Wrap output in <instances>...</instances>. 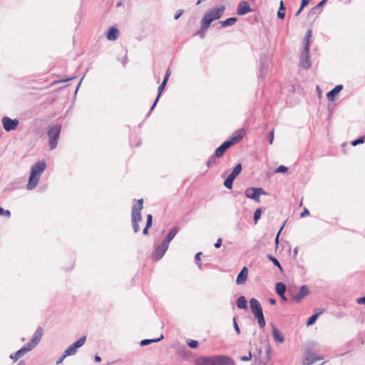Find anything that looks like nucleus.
I'll use <instances>...</instances> for the list:
<instances>
[{"mask_svg": "<svg viewBox=\"0 0 365 365\" xmlns=\"http://www.w3.org/2000/svg\"><path fill=\"white\" fill-rule=\"evenodd\" d=\"M46 167V164L44 160H39L31 166L29 182L26 185L27 190H31L37 186L40 176L45 170Z\"/></svg>", "mask_w": 365, "mask_h": 365, "instance_id": "1", "label": "nucleus"}, {"mask_svg": "<svg viewBox=\"0 0 365 365\" xmlns=\"http://www.w3.org/2000/svg\"><path fill=\"white\" fill-rule=\"evenodd\" d=\"M225 10V6L222 5L219 8L206 11L200 21L202 29H208L213 21L220 19Z\"/></svg>", "mask_w": 365, "mask_h": 365, "instance_id": "2", "label": "nucleus"}, {"mask_svg": "<svg viewBox=\"0 0 365 365\" xmlns=\"http://www.w3.org/2000/svg\"><path fill=\"white\" fill-rule=\"evenodd\" d=\"M143 199L141 198L138 200L137 203L133 205L132 207L131 222L133 230L135 233L140 230L138 222L142 220L141 210L143 207Z\"/></svg>", "mask_w": 365, "mask_h": 365, "instance_id": "3", "label": "nucleus"}, {"mask_svg": "<svg viewBox=\"0 0 365 365\" xmlns=\"http://www.w3.org/2000/svg\"><path fill=\"white\" fill-rule=\"evenodd\" d=\"M250 306L252 314L257 319L259 327L260 328H264L266 325V322L263 314L262 307L259 302L255 298H252L250 300Z\"/></svg>", "mask_w": 365, "mask_h": 365, "instance_id": "4", "label": "nucleus"}, {"mask_svg": "<svg viewBox=\"0 0 365 365\" xmlns=\"http://www.w3.org/2000/svg\"><path fill=\"white\" fill-rule=\"evenodd\" d=\"M61 130V125L59 124H56L49 127L47 134L49 138V147L51 150H54L56 148Z\"/></svg>", "mask_w": 365, "mask_h": 365, "instance_id": "5", "label": "nucleus"}, {"mask_svg": "<svg viewBox=\"0 0 365 365\" xmlns=\"http://www.w3.org/2000/svg\"><path fill=\"white\" fill-rule=\"evenodd\" d=\"M267 195V192L262 187H247L245 191V195L257 202H260L259 196Z\"/></svg>", "mask_w": 365, "mask_h": 365, "instance_id": "6", "label": "nucleus"}, {"mask_svg": "<svg viewBox=\"0 0 365 365\" xmlns=\"http://www.w3.org/2000/svg\"><path fill=\"white\" fill-rule=\"evenodd\" d=\"M169 245L161 242L160 245H155L154 250L152 252V259L158 261L164 256L168 249Z\"/></svg>", "mask_w": 365, "mask_h": 365, "instance_id": "7", "label": "nucleus"}, {"mask_svg": "<svg viewBox=\"0 0 365 365\" xmlns=\"http://www.w3.org/2000/svg\"><path fill=\"white\" fill-rule=\"evenodd\" d=\"M1 123L4 130L6 132H10L16 129L19 124L18 119H11L8 116H4L1 119Z\"/></svg>", "mask_w": 365, "mask_h": 365, "instance_id": "8", "label": "nucleus"}, {"mask_svg": "<svg viewBox=\"0 0 365 365\" xmlns=\"http://www.w3.org/2000/svg\"><path fill=\"white\" fill-rule=\"evenodd\" d=\"M170 76V70L168 69V70H167V71H166V73H165V76H164V78H163V82L161 83V84H160V85L159 86V87H158V96H157V97H156V98H155V101H154V103H153V106H151V108H150V111H149V112H148V115L150 114L151 111H152V110L155 108V107L156 106V105H157V103H158V101H159V99H160V96H161V94H162V93H163V90H164V88H165V86H166L167 83H168V78H169Z\"/></svg>", "mask_w": 365, "mask_h": 365, "instance_id": "9", "label": "nucleus"}, {"mask_svg": "<svg viewBox=\"0 0 365 365\" xmlns=\"http://www.w3.org/2000/svg\"><path fill=\"white\" fill-rule=\"evenodd\" d=\"M268 59L266 54H262L259 57V77L264 79L268 72Z\"/></svg>", "mask_w": 365, "mask_h": 365, "instance_id": "10", "label": "nucleus"}, {"mask_svg": "<svg viewBox=\"0 0 365 365\" xmlns=\"http://www.w3.org/2000/svg\"><path fill=\"white\" fill-rule=\"evenodd\" d=\"M43 328L39 327L35 331L33 337L31 341L27 343V344L33 349L35 346H36L40 342L42 336H43Z\"/></svg>", "mask_w": 365, "mask_h": 365, "instance_id": "11", "label": "nucleus"}, {"mask_svg": "<svg viewBox=\"0 0 365 365\" xmlns=\"http://www.w3.org/2000/svg\"><path fill=\"white\" fill-rule=\"evenodd\" d=\"M215 365H235V361L230 356L225 355L215 356Z\"/></svg>", "mask_w": 365, "mask_h": 365, "instance_id": "12", "label": "nucleus"}, {"mask_svg": "<svg viewBox=\"0 0 365 365\" xmlns=\"http://www.w3.org/2000/svg\"><path fill=\"white\" fill-rule=\"evenodd\" d=\"M215 356H199L195 360V365H215Z\"/></svg>", "mask_w": 365, "mask_h": 365, "instance_id": "13", "label": "nucleus"}, {"mask_svg": "<svg viewBox=\"0 0 365 365\" xmlns=\"http://www.w3.org/2000/svg\"><path fill=\"white\" fill-rule=\"evenodd\" d=\"M309 50L305 51V47L301 54L300 65L305 69H308L311 66V61L309 60Z\"/></svg>", "mask_w": 365, "mask_h": 365, "instance_id": "14", "label": "nucleus"}, {"mask_svg": "<svg viewBox=\"0 0 365 365\" xmlns=\"http://www.w3.org/2000/svg\"><path fill=\"white\" fill-rule=\"evenodd\" d=\"M31 348L26 344L24 345L20 349H19L16 352L11 354L10 355V358L14 361H17L21 356H23L27 352L31 351Z\"/></svg>", "mask_w": 365, "mask_h": 365, "instance_id": "15", "label": "nucleus"}, {"mask_svg": "<svg viewBox=\"0 0 365 365\" xmlns=\"http://www.w3.org/2000/svg\"><path fill=\"white\" fill-rule=\"evenodd\" d=\"M309 293V289L307 285H302L300 287L298 293L292 297V300H294L296 302H299L302 301V299L304 297L308 295Z\"/></svg>", "mask_w": 365, "mask_h": 365, "instance_id": "16", "label": "nucleus"}, {"mask_svg": "<svg viewBox=\"0 0 365 365\" xmlns=\"http://www.w3.org/2000/svg\"><path fill=\"white\" fill-rule=\"evenodd\" d=\"M252 11L249 3L246 1H241L237 6V14L240 16L245 15Z\"/></svg>", "mask_w": 365, "mask_h": 365, "instance_id": "17", "label": "nucleus"}, {"mask_svg": "<svg viewBox=\"0 0 365 365\" xmlns=\"http://www.w3.org/2000/svg\"><path fill=\"white\" fill-rule=\"evenodd\" d=\"M343 85H336L334 88L327 93V98L329 101H334L336 96L342 91Z\"/></svg>", "mask_w": 365, "mask_h": 365, "instance_id": "18", "label": "nucleus"}, {"mask_svg": "<svg viewBox=\"0 0 365 365\" xmlns=\"http://www.w3.org/2000/svg\"><path fill=\"white\" fill-rule=\"evenodd\" d=\"M247 276L248 269L247 267H244L237 274L236 284L238 285L243 284L246 282Z\"/></svg>", "mask_w": 365, "mask_h": 365, "instance_id": "19", "label": "nucleus"}, {"mask_svg": "<svg viewBox=\"0 0 365 365\" xmlns=\"http://www.w3.org/2000/svg\"><path fill=\"white\" fill-rule=\"evenodd\" d=\"M180 230V227L178 226L173 227L168 233L166 237L162 241L164 243L169 245L170 242L174 239L175 235L178 234V232Z\"/></svg>", "mask_w": 365, "mask_h": 365, "instance_id": "20", "label": "nucleus"}, {"mask_svg": "<svg viewBox=\"0 0 365 365\" xmlns=\"http://www.w3.org/2000/svg\"><path fill=\"white\" fill-rule=\"evenodd\" d=\"M118 29L114 26H111L108 29L106 33V38L109 41H115L118 37Z\"/></svg>", "mask_w": 365, "mask_h": 365, "instance_id": "21", "label": "nucleus"}, {"mask_svg": "<svg viewBox=\"0 0 365 365\" xmlns=\"http://www.w3.org/2000/svg\"><path fill=\"white\" fill-rule=\"evenodd\" d=\"M272 336L274 341L277 343H283L284 341V337L282 334L281 331L272 324Z\"/></svg>", "mask_w": 365, "mask_h": 365, "instance_id": "22", "label": "nucleus"}, {"mask_svg": "<svg viewBox=\"0 0 365 365\" xmlns=\"http://www.w3.org/2000/svg\"><path fill=\"white\" fill-rule=\"evenodd\" d=\"M242 133H243V130H235L232 133V135L230 138V140H231V142H233V145L237 143L242 139V138H243Z\"/></svg>", "mask_w": 365, "mask_h": 365, "instance_id": "23", "label": "nucleus"}, {"mask_svg": "<svg viewBox=\"0 0 365 365\" xmlns=\"http://www.w3.org/2000/svg\"><path fill=\"white\" fill-rule=\"evenodd\" d=\"M236 304L238 309H247V302L245 296H240L237 298L236 301Z\"/></svg>", "mask_w": 365, "mask_h": 365, "instance_id": "24", "label": "nucleus"}, {"mask_svg": "<svg viewBox=\"0 0 365 365\" xmlns=\"http://www.w3.org/2000/svg\"><path fill=\"white\" fill-rule=\"evenodd\" d=\"M312 30L308 29L306 32V35L304 39V47H305V51H307L309 50L310 47V38L312 37Z\"/></svg>", "mask_w": 365, "mask_h": 365, "instance_id": "25", "label": "nucleus"}, {"mask_svg": "<svg viewBox=\"0 0 365 365\" xmlns=\"http://www.w3.org/2000/svg\"><path fill=\"white\" fill-rule=\"evenodd\" d=\"M275 292L279 296L284 294L286 292V285L283 282L276 283Z\"/></svg>", "mask_w": 365, "mask_h": 365, "instance_id": "26", "label": "nucleus"}, {"mask_svg": "<svg viewBox=\"0 0 365 365\" xmlns=\"http://www.w3.org/2000/svg\"><path fill=\"white\" fill-rule=\"evenodd\" d=\"M237 21L236 17H230L224 21H220V23L222 27H228L234 25Z\"/></svg>", "mask_w": 365, "mask_h": 365, "instance_id": "27", "label": "nucleus"}, {"mask_svg": "<svg viewBox=\"0 0 365 365\" xmlns=\"http://www.w3.org/2000/svg\"><path fill=\"white\" fill-rule=\"evenodd\" d=\"M242 169V167L241 163L237 164L235 167L233 168L231 173L229 175V176L235 180L237 177V175L241 173Z\"/></svg>", "mask_w": 365, "mask_h": 365, "instance_id": "28", "label": "nucleus"}, {"mask_svg": "<svg viewBox=\"0 0 365 365\" xmlns=\"http://www.w3.org/2000/svg\"><path fill=\"white\" fill-rule=\"evenodd\" d=\"M163 338V335L161 334L160 335V337L159 338H157V339H143L140 341V346H147V345H149L151 343H155V342H158L160 341Z\"/></svg>", "mask_w": 365, "mask_h": 365, "instance_id": "29", "label": "nucleus"}, {"mask_svg": "<svg viewBox=\"0 0 365 365\" xmlns=\"http://www.w3.org/2000/svg\"><path fill=\"white\" fill-rule=\"evenodd\" d=\"M323 312H324V309H322L320 312L315 313V314H312L308 319V320L307 322V325L309 327V326L314 324L315 323V322L317 321V319H318V317L320 316V314H322Z\"/></svg>", "mask_w": 365, "mask_h": 365, "instance_id": "30", "label": "nucleus"}, {"mask_svg": "<svg viewBox=\"0 0 365 365\" xmlns=\"http://www.w3.org/2000/svg\"><path fill=\"white\" fill-rule=\"evenodd\" d=\"M266 358L264 361H259V364L266 365L270 360L271 346L269 344L266 345Z\"/></svg>", "mask_w": 365, "mask_h": 365, "instance_id": "31", "label": "nucleus"}, {"mask_svg": "<svg viewBox=\"0 0 365 365\" xmlns=\"http://www.w3.org/2000/svg\"><path fill=\"white\" fill-rule=\"evenodd\" d=\"M86 341V336H81L79 339L72 344L73 348L78 350V348L81 347Z\"/></svg>", "mask_w": 365, "mask_h": 365, "instance_id": "32", "label": "nucleus"}, {"mask_svg": "<svg viewBox=\"0 0 365 365\" xmlns=\"http://www.w3.org/2000/svg\"><path fill=\"white\" fill-rule=\"evenodd\" d=\"M284 10H285V7L284 6L283 1H281L280 6H279V10L277 11V17L279 19H283L284 18V16H285Z\"/></svg>", "mask_w": 365, "mask_h": 365, "instance_id": "33", "label": "nucleus"}, {"mask_svg": "<svg viewBox=\"0 0 365 365\" xmlns=\"http://www.w3.org/2000/svg\"><path fill=\"white\" fill-rule=\"evenodd\" d=\"M267 258L272 262V263L274 264V266L277 267L279 268V269L282 272L283 271V269L279 263V262L278 261V259L273 257L272 255H267Z\"/></svg>", "mask_w": 365, "mask_h": 365, "instance_id": "34", "label": "nucleus"}, {"mask_svg": "<svg viewBox=\"0 0 365 365\" xmlns=\"http://www.w3.org/2000/svg\"><path fill=\"white\" fill-rule=\"evenodd\" d=\"M63 352L65 353V356H73L76 354V353L77 352V349L73 348V346L71 344Z\"/></svg>", "mask_w": 365, "mask_h": 365, "instance_id": "35", "label": "nucleus"}, {"mask_svg": "<svg viewBox=\"0 0 365 365\" xmlns=\"http://www.w3.org/2000/svg\"><path fill=\"white\" fill-rule=\"evenodd\" d=\"M234 180H235L233 178L228 175L224 181V186L227 189H232Z\"/></svg>", "mask_w": 365, "mask_h": 365, "instance_id": "36", "label": "nucleus"}, {"mask_svg": "<svg viewBox=\"0 0 365 365\" xmlns=\"http://www.w3.org/2000/svg\"><path fill=\"white\" fill-rule=\"evenodd\" d=\"M226 150L220 145L215 151V157L220 158L225 153Z\"/></svg>", "mask_w": 365, "mask_h": 365, "instance_id": "37", "label": "nucleus"}, {"mask_svg": "<svg viewBox=\"0 0 365 365\" xmlns=\"http://www.w3.org/2000/svg\"><path fill=\"white\" fill-rule=\"evenodd\" d=\"M262 208H257L255 212H254V215H253V218H254V222H255V224H257L258 220H259L260 217H261V215H262Z\"/></svg>", "mask_w": 365, "mask_h": 365, "instance_id": "38", "label": "nucleus"}, {"mask_svg": "<svg viewBox=\"0 0 365 365\" xmlns=\"http://www.w3.org/2000/svg\"><path fill=\"white\" fill-rule=\"evenodd\" d=\"M365 141V135H361L357 139L352 140L351 145L352 146H356L359 144L363 143Z\"/></svg>", "mask_w": 365, "mask_h": 365, "instance_id": "39", "label": "nucleus"}, {"mask_svg": "<svg viewBox=\"0 0 365 365\" xmlns=\"http://www.w3.org/2000/svg\"><path fill=\"white\" fill-rule=\"evenodd\" d=\"M187 344L190 348L196 349L198 347L199 343L196 340L189 339L187 341Z\"/></svg>", "mask_w": 365, "mask_h": 365, "instance_id": "40", "label": "nucleus"}, {"mask_svg": "<svg viewBox=\"0 0 365 365\" xmlns=\"http://www.w3.org/2000/svg\"><path fill=\"white\" fill-rule=\"evenodd\" d=\"M256 351H257V354H254L255 361L256 362H258V364H259V361H262L261 359H260L261 358V354H262V349L260 347L259 348H257Z\"/></svg>", "mask_w": 365, "mask_h": 365, "instance_id": "41", "label": "nucleus"}, {"mask_svg": "<svg viewBox=\"0 0 365 365\" xmlns=\"http://www.w3.org/2000/svg\"><path fill=\"white\" fill-rule=\"evenodd\" d=\"M208 29H202V24H201V28L200 30H198L196 33H195L194 35L195 36H200V38L203 39L205 36V31L207 30Z\"/></svg>", "mask_w": 365, "mask_h": 365, "instance_id": "42", "label": "nucleus"}, {"mask_svg": "<svg viewBox=\"0 0 365 365\" xmlns=\"http://www.w3.org/2000/svg\"><path fill=\"white\" fill-rule=\"evenodd\" d=\"M221 145L225 148L226 150L230 148L232 145H233V142H231L230 138L225 142H223Z\"/></svg>", "mask_w": 365, "mask_h": 365, "instance_id": "43", "label": "nucleus"}, {"mask_svg": "<svg viewBox=\"0 0 365 365\" xmlns=\"http://www.w3.org/2000/svg\"><path fill=\"white\" fill-rule=\"evenodd\" d=\"M288 170V168L284 166V165H280L279 166L276 170H275V173H287Z\"/></svg>", "mask_w": 365, "mask_h": 365, "instance_id": "44", "label": "nucleus"}, {"mask_svg": "<svg viewBox=\"0 0 365 365\" xmlns=\"http://www.w3.org/2000/svg\"><path fill=\"white\" fill-rule=\"evenodd\" d=\"M217 157H215V154H213L210 158V159L207 160V166L208 168H210L216 161V158Z\"/></svg>", "mask_w": 365, "mask_h": 365, "instance_id": "45", "label": "nucleus"}, {"mask_svg": "<svg viewBox=\"0 0 365 365\" xmlns=\"http://www.w3.org/2000/svg\"><path fill=\"white\" fill-rule=\"evenodd\" d=\"M153 224V216L150 214H148L147 215V221H146V226L147 227H150Z\"/></svg>", "mask_w": 365, "mask_h": 365, "instance_id": "46", "label": "nucleus"}, {"mask_svg": "<svg viewBox=\"0 0 365 365\" xmlns=\"http://www.w3.org/2000/svg\"><path fill=\"white\" fill-rule=\"evenodd\" d=\"M0 215H4L8 217L11 216V212L8 210H4L2 207H0Z\"/></svg>", "mask_w": 365, "mask_h": 365, "instance_id": "47", "label": "nucleus"}, {"mask_svg": "<svg viewBox=\"0 0 365 365\" xmlns=\"http://www.w3.org/2000/svg\"><path fill=\"white\" fill-rule=\"evenodd\" d=\"M252 358V355L251 351H250L248 353V356H241L240 360L242 361H248L251 360Z\"/></svg>", "mask_w": 365, "mask_h": 365, "instance_id": "48", "label": "nucleus"}, {"mask_svg": "<svg viewBox=\"0 0 365 365\" xmlns=\"http://www.w3.org/2000/svg\"><path fill=\"white\" fill-rule=\"evenodd\" d=\"M233 324H234V329L235 330V331L240 334V327L236 322V319L235 317L233 318Z\"/></svg>", "mask_w": 365, "mask_h": 365, "instance_id": "49", "label": "nucleus"}, {"mask_svg": "<svg viewBox=\"0 0 365 365\" xmlns=\"http://www.w3.org/2000/svg\"><path fill=\"white\" fill-rule=\"evenodd\" d=\"M309 215V211L307 208L305 207V208H304V210L301 212L300 217H304Z\"/></svg>", "mask_w": 365, "mask_h": 365, "instance_id": "50", "label": "nucleus"}, {"mask_svg": "<svg viewBox=\"0 0 365 365\" xmlns=\"http://www.w3.org/2000/svg\"><path fill=\"white\" fill-rule=\"evenodd\" d=\"M356 303L359 304H365V296L357 298Z\"/></svg>", "mask_w": 365, "mask_h": 365, "instance_id": "51", "label": "nucleus"}, {"mask_svg": "<svg viewBox=\"0 0 365 365\" xmlns=\"http://www.w3.org/2000/svg\"><path fill=\"white\" fill-rule=\"evenodd\" d=\"M309 3V0H302L301 2V10H303Z\"/></svg>", "mask_w": 365, "mask_h": 365, "instance_id": "52", "label": "nucleus"}, {"mask_svg": "<svg viewBox=\"0 0 365 365\" xmlns=\"http://www.w3.org/2000/svg\"><path fill=\"white\" fill-rule=\"evenodd\" d=\"M284 226V224L281 227V228L279 229V230L275 237L274 242H275L276 245L279 244V235H280V232H281L282 230L283 229Z\"/></svg>", "mask_w": 365, "mask_h": 365, "instance_id": "53", "label": "nucleus"}, {"mask_svg": "<svg viewBox=\"0 0 365 365\" xmlns=\"http://www.w3.org/2000/svg\"><path fill=\"white\" fill-rule=\"evenodd\" d=\"M222 239L221 238H218L217 240V242L214 245L215 247V248H220L221 247V245H222Z\"/></svg>", "mask_w": 365, "mask_h": 365, "instance_id": "54", "label": "nucleus"}, {"mask_svg": "<svg viewBox=\"0 0 365 365\" xmlns=\"http://www.w3.org/2000/svg\"><path fill=\"white\" fill-rule=\"evenodd\" d=\"M66 357H67V356H65V353L63 352L62 356L56 361V364L57 365L61 364Z\"/></svg>", "mask_w": 365, "mask_h": 365, "instance_id": "55", "label": "nucleus"}, {"mask_svg": "<svg viewBox=\"0 0 365 365\" xmlns=\"http://www.w3.org/2000/svg\"><path fill=\"white\" fill-rule=\"evenodd\" d=\"M274 140V130H272L269 135V144H272Z\"/></svg>", "mask_w": 365, "mask_h": 365, "instance_id": "56", "label": "nucleus"}, {"mask_svg": "<svg viewBox=\"0 0 365 365\" xmlns=\"http://www.w3.org/2000/svg\"><path fill=\"white\" fill-rule=\"evenodd\" d=\"M183 10H178L176 14H175L174 19L175 20L178 19L180 16L182 14Z\"/></svg>", "mask_w": 365, "mask_h": 365, "instance_id": "57", "label": "nucleus"}, {"mask_svg": "<svg viewBox=\"0 0 365 365\" xmlns=\"http://www.w3.org/2000/svg\"><path fill=\"white\" fill-rule=\"evenodd\" d=\"M202 255V252H197L195 256V259L196 262L197 263L199 261H200V255Z\"/></svg>", "mask_w": 365, "mask_h": 365, "instance_id": "58", "label": "nucleus"}, {"mask_svg": "<svg viewBox=\"0 0 365 365\" xmlns=\"http://www.w3.org/2000/svg\"><path fill=\"white\" fill-rule=\"evenodd\" d=\"M327 0H322L317 5V8H319V7H322L324 5V4L326 3Z\"/></svg>", "mask_w": 365, "mask_h": 365, "instance_id": "59", "label": "nucleus"}, {"mask_svg": "<svg viewBox=\"0 0 365 365\" xmlns=\"http://www.w3.org/2000/svg\"><path fill=\"white\" fill-rule=\"evenodd\" d=\"M268 301L272 305H274L277 303V300L274 298H269Z\"/></svg>", "mask_w": 365, "mask_h": 365, "instance_id": "60", "label": "nucleus"}, {"mask_svg": "<svg viewBox=\"0 0 365 365\" xmlns=\"http://www.w3.org/2000/svg\"><path fill=\"white\" fill-rule=\"evenodd\" d=\"M94 360L96 362L99 363L101 361V358L98 355H96L94 357Z\"/></svg>", "mask_w": 365, "mask_h": 365, "instance_id": "61", "label": "nucleus"}, {"mask_svg": "<svg viewBox=\"0 0 365 365\" xmlns=\"http://www.w3.org/2000/svg\"><path fill=\"white\" fill-rule=\"evenodd\" d=\"M149 228L150 227H147V226L145 225V228L143 230V235H148Z\"/></svg>", "mask_w": 365, "mask_h": 365, "instance_id": "62", "label": "nucleus"}, {"mask_svg": "<svg viewBox=\"0 0 365 365\" xmlns=\"http://www.w3.org/2000/svg\"><path fill=\"white\" fill-rule=\"evenodd\" d=\"M127 61H128V58H127V56H124L123 59V61H122V63L123 65L126 64L127 63Z\"/></svg>", "mask_w": 365, "mask_h": 365, "instance_id": "63", "label": "nucleus"}, {"mask_svg": "<svg viewBox=\"0 0 365 365\" xmlns=\"http://www.w3.org/2000/svg\"><path fill=\"white\" fill-rule=\"evenodd\" d=\"M17 365H26V363H25V361H23V360H22V361H20L17 364Z\"/></svg>", "mask_w": 365, "mask_h": 365, "instance_id": "64", "label": "nucleus"}]
</instances>
